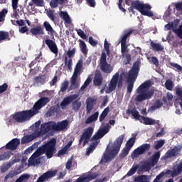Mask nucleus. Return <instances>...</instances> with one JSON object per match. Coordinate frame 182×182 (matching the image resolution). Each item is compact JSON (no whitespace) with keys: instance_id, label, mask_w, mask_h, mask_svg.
I'll return each mask as SVG.
<instances>
[{"instance_id":"1","label":"nucleus","mask_w":182,"mask_h":182,"mask_svg":"<svg viewBox=\"0 0 182 182\" xmlns=\"http://www.w3.org/2000/svg\"><path fill=\"white\" fill-rule=\"evenodd\" d=\"M50 100L46 97H41L33 106L32 109L23 110L13 114V119L17 123H25L31 120L33 116L38 114L41 109L49 103Z\"/></svg>"},{"instance_id":"2","label":"nucleus","mask_w":182,"mask_h":182,"mask_svg":"<svg viewBox=\"0 0 182 182\" xmlns=\"http://www.w3.org/2000/svg\"><path fill=\"white\" fill-rule=\"evenodd\" d=\"M55 153H56V139L52 138L45 144L38 147L33 156V157H39L42 154H46L47 159H52Z\"/></svg>"},{"instance_id":"3","label":"nucleus","mask_w":182,"mask_h":182,"mask_svg":"<svg viewBox=\"0 0 182 182\" xmlns=\"http://www.w3.org/2000/svg\"><path fill=\"white\" fill-rule=\"evenodd\" d=\"M151 87V81L146 80L142 83L137 89L136 93L139 95L135 97V102H143L144 100H149L153 97L154 91L149 90Z\"/></svg>"},{"instance_id":"4","label":"nucleus","mask_w":182,"mask_h":182,"mask_svg":"<svg viewBox=\"0 0 182 182\" xmlns=\"http://www.w3.org/2000/svg\"><path fill=\"white\" fill-rule=\"evenodd\" d=\"M124 140V134L120 135L117 137L114 141L111 149L109 150V154L104 153V159L106 161H112L113 159L119 154V151H120V147H122V144H123V141Z\"/></svg>"},{"instance_id":"5","label":"nucleus","mask_w":182,"mask_h":182,"mask_svg":"<svg viewBox=\"0 0 182 182\" xmlns=\"http://www.w3.org/2000/svg\"><path fill=\"white\" fill-rule=\"evenodd\" d=\"M140 60H136L134 63L132 68L128 73V77L127 82V92L131 93L133 92V87L134 86V82H136V79H137V76L139 75V72H140Z\"/></svg>"},{"instance_id":"6","label":"nucleus","mask_w":182,"mask_h":182,"mask_svg":"<svg viewBox=\"0 0 182 182\" xmlns=\"http://www.w3.org/2000/svg\"><path fill=\"white\" fill-rule=\"evenodd\" d=\"M123 76H124V73H119V72L116 73L112 77L109 83L108 84V87L105 91L106 93H112V92L116 90V87H122L123 86Z\"/></svg>"},{"instance_id":"7","label":"nucleus","mask_w":182,"mask_h":182,"mask_svg":"<svg viewBox=\"0 0 182 182\" xmlns=\"http://www.w3.org/2000/svg\"><path fill=\"white\" fill-rule=\"evenodd\" d=\"M132 6H134V8H136V9L139 11L140 14L144 15V16H149V18H151V16H154V14L152 13L151 11H150L151 9V6H150V4H141L140 3V1H134V4H132Z\"/></svg>"},{"instance_id":"8","label":"nucleus","mask_w":182,"mask_h":182,"mask_svg":"<svg viewBox=\"0 0 182 182\" xmlns=\"http://www.w3.org/2000/svg\"><path fill=\"white\" fill-rule=\"evenodd\" d=\"M50 130H53V122H48L47 123L42 124L41 125V129H35L34 132H36L37 137H41V136L46 134L48 132H50Z\"/></svg>"},{"instance_id":"9","label":"nucleus","mask_w":182,"mask_h":182,"mask_svg":"<svg viewBox=\"0 0 182 182\" xmlns=\"http://www.w3.org/2000/svg\"><path fill=\"white\" fill-rule=\"evenodd\" d=\"M182 147L175 146L173 149L168 150L166 153L161 158V160H167L168 159H173V157H177L181 151Z\"/></svg>"},{"instance_id":"10","label":"nucleus","mask_w":182,"mask_h":182,"mask_svg":"<svg viewBox=\"0 0 182 182\" xmlns=\"http://www.w3.org/2000/svg\"><path fill=\"white\" fill-rule=\"evenodd\" d=\"M93 127H90L85 129V131L82 133L80 136L79 144H82V141H83V146H86L87 143H89V140H90V137H92V134H93Z\"/></svg>"},{"instance_id":"11","label":"nucleus","mask_w":182,"mask_h":182,"mask_svg":"<svg viewBox=\"0 0 182 182\" xmlns=\"http://www.w3.org/2000/svg\"><path fill=\"white\" fill-rule=\"evenodd\" d=\"M149 150H150V144H144L136 148L133 151V154L134 157H137V156H140V154H144V153H146V151H149Z\"/></svg>"},{"instance_id":"12","label":"nucleus","mask_w":182,"mask_h":182,"mask_svg":"<svg viewBox=\"0 0 182 182\" xmlns=\"http://www.w3.org/2000/svg\"><path fill=\"white\" fill-rule=\"evenodd\" d=\"M77 97H79V95L77 94H74L73 95L65 97L60 103L61 109H65L66 106L70 105V103H72L73 100H76Z\"/></svg>"},{"instance_id":"13","label":"nucleus","mask_w":182,"mask_h":182,"mask_svg":"<svg viewBox=\"0 0 182 182\" xmlns=\"http://www.w3.org/2000/svg\"><path fill=\"white\" fill-rule=\"evenodd\" d=\"M69 124V121L68 120H63L60 122L53 123V130H55V132H60L62 130H65L68 127V125Z\"/></svg>"},{"instance_id":"14","label":"nucleus","mask_w":182,"mask_h":182,"mask_svg":"<svg viewBox=\"0 0 182 182\" xmlns=\"http://www.w3.org/2000/svg\"><path fill=\"white\" fill-rule=\"evenodd\" d=\"M86 103H87V105H86L87 113H90L92 110H93V107H95V105L97 103V98L88 97L86 100Z\"/></svg>"},{"instance_id":"15","label":"nucleus","mask_w":182,"mask_h":182,"mask_svg":"<svg viewBox=\"0 0 182 182\" xmlns=\"http://www.w3.org/2000/svg\"><path fill=\"white\" fill-rule=\"evenodd\" d=\"M166 174H171V177L174 178V177H177V176H180L182 173V161L176 165V168H173V171L167 170L166 172Z\"/></svg>"},{"instance_id":"16","label":"nucleus","mask_w":182,"mask_h":182,"mask_svg":"<svg viewBox=\"0 0 182 182\" xmlns=\"http://www.w3.org/2000/svg\"><path fill=\"white\" fill-rule=\"evenodd\" d=\"M45 43L47 45L52 53H54V55H58L59 50L58 49V45H56L55 41L50 39H46L45 41Z\"/></svg>"},{"instance_id":"17","label":"nucleus","mask_w":182,"mask_h":182,"mask_svg":"<svg viewBox=\"0 0 182 182\" xmlns=\"http://www.w3.org/2000/svg\"><path fill=\"white\" fill-rule=\"evenodd\" d=\"M45 43L47 45L52 53H54V55H58L59 50L58 49V45H56L55 41L50 39H46L45 41Z\"/></svg>"},{"instance_id":"18","label":"nucleus","mask_w":182,"mask_h":182,"mask_svg":"<svg viewBox=\"0 0 182 182\" xmlns=\"http://www.w3.org/2000/svg\"><path fill=\"white\" fill-rule=\"evenodd\" d=\"M56 176V171H48L43 175H41L40 177L38 178L36 182H43L45 180H49V178H52V177H55Z\"/></svg>"},{"instance_id":"19","label":"nucleus","mask_w":182,"mask_h":182,"mask_svg":"<svg viewBox=\"0 0 182 182\" xmlns=\"http://www.w3.org/2000/svg\"><path fill=\"white\" fill-rule=\"evenodd\" d=\"M21 144V141L19 139H13L11 141H10L6 145V149L7 150H16L18 149V146Z\"/></svg>"},{"instance_id":"20","label":"nucleus","mask_w":182,"mask_h":182,"mask_svg":"<svg viewBox=\"0 0 182 182\" xmlns=\"http://www.w3.org/2000/svg\"><path fill=\"white\" fill-rule=\"evenodd\" d=\"M30 32L33 36H39L41 35H45V29L42 26H37L36 27L31 28Z\"/></svg>"},{"instance_id":"21","label":"nucleus","mask_w":182,"mask_h":182,"mask_svg":"<svg viewBox=\"0 0 182 182\" xmlns=\"http://www.w3.org/2000/svg\"><path fill=\"white\" fill-rule=\"evenodd\" d=\"M127 114H132L134 119H135L136 120H139L140 123H143V121H141V117H143V116L140 115V113H139L137 109L133 108L132 109H127Z\"/></svg>"},{"instance_id":"22","label":"nucleus","mask_w":182,"mask_h":182,"mask_svg":"<svg viewBox=\"0 0 182 182\" xmlns=\"http://www.w3.org/2000/svg\"><path fill=\"white\" fill-rule=\"evenodd\" d=\"M82 68L83 61L82 60H79L75 65L73 77H77L78 76H80Z\"/></svg>"},{"instance_id":"23","label":"nucleus","mask_w":182,"mask_h":182,"mask_svg":"<svg viewBox=\"0 0 182 182\" xmlns=\"http://www.w3.org/2000/svg\"><path fill=\"white\" fill-rule=\"evenodd\" d=\"M37 137L38 136L36 135V133L34 131L33 134L26 135L22 137L21 144H28V143H31V141L35 140V139H37Z\"/></svg>"},{"instance_id":"24","label":"nucleus","mask_w":182,"mask_h":182,"mask_svg":"<svg viewBox=\"0 0 182 182\" xmlns=\"http://www.w3.org/2000/svg\"><path fill=\"white\" fill-rule=\"evenodd\" d=\"M134 30L129 28L127 30H125L124 31V33L122 34V36H121L120 37V42L121 43H124V44H127V38H130V35H132V33H133Z\"/></svg>"},{"instance_id":"25","label":"nucleus","mask_w":182,"mask_h":182,"mask_svg":"<svg viewBox=\"0 0 182 182\" xmlns=\"http://www.w3.org/2000/svg\"><path fill=\"white\" fill-rule=\"evenodd\" d=\"M141 122H142L141 123H143L146 126H152L153 124H159V123H160V121H156L151 118L144 116L141 117Z\"/></svg>"},{"instance_id":"26","label":"nucleus","mask_w":182,"mask_h":182,"mask_svg":"<svg viewBox=\"0 0 182 182\" xmlns=\"http://www.w3.org/2000/svg\"><path fill=\"white\" fill-rule=\"evenodd\" d=\"M103 83V75L100 73H96L94 76L93 84L94 86H102Z\"/></svg>"},{"instance_id":"27","label":"nucleus","mask_w":182,"mask_h":182,"mask_svg":"<svg viewBox=\"0 0 182 182\" xmlns=\"http://www.w3.org/2000/svg\"><path fill=\"white\" fill-rule=\"evenodd\" d=\"M100 69L102 72L104 73H112V71L113 70V68H112V65L107 63H100Z\"/></svg>"},{"instance_id":"28","label":"nucleus","mask_w":182,"mask_h":182,"mask_svg":"<svg viewBox=\"0 0 182 182\" xmlns=\"http://www.w3.org/2000/svg\"><path fill=\"white\" fill-rule=\"evenodd\" d=\"M43 26L45 28L46 32H48V35H50V36L55 35V31L48 21H44Z\"/></svg>"},{"instance_id":"29","label":"nucleus","mask_w":182,"mask_h":182,"mask_svg":"<svg viewBox=\"0 0 182 182\" xmlns=\"http://www.w3.org/2000/svg\"><path fill=\"white\" fill-rule=\"evenodd\" d=\"M150 46L154 52H162V50H164V47L161 43L151 41Z\"/></svg>"},{"instance_id":"30","label":"nucleus","mask_w":182,"mask_h":182,"mask_svg":"<svg viewBox=\"0 0 182 182\" xmlns=\"http://www.w3.org/2000/svg\"><path fill=\"white\" fill-rule=\"evenodd\" d=\"M160 151H156L152 155L151 158V161L149 162L150 164H151L152 167H154V166H156V164L159 163V160H160Z\"/></svg>"},{"instance_id":"31","label":"nucleus","mask_w":182,"mask_h":182,"mask_svg":"<svg viewBox=\"0 0 182 182\" xmlns=\"http://www.w3.org/2000/svg\"><path fill=\"white\" fill-rule=\"evenodd\" d=\"M59 16H60V18H62V19H63L65 23H68V25H70V23H72V19L66 11H60Z\"/></svg>"},{"instance_id":"32","label":"nucleus","mask_w":182,"mask_h":182,"mask_svg":"<svg viewBox=\"0 0 182 182\" xmlns=\"http://www.w3.org/2000/svg\"><path fill=\"white\" fill-rule=\"evenodd\" d=\"M71 85L69 87L70 90H73V89H79V87L80 85L77 82V77H71V80H70Z\"/></svg>"},{"instance_id":"33","label":"nucleus","mask_w":182,"mask_h":182,"mask_svg":"<svg viewBox=\"0 0 182 182\" xmlns=\"http://www.w3.org/2000/svg\"><path fill=\"white\" fill-rule=\"evenodd\" d=\"M100 141H95L90 144V146L87 149L86 154L87 156H90L91 153H93L95 151V149L97 146L99 145Z\"/></svg>"},{"instance_id":"34","label":"nucleus","mask_w":182,"mask_h":182,"mask_svg":"<svg viewBox=\"0 0 182 182\" xmlns=\"http://www.w3.org/2000/svg\"><path fill=\"white\" fill-rule=\"evenodd\" d=\"M98 117L99 112H95L85 120V124H90V123H93V122H96Z\"/></svg>"},{"instance_id":"35","label":"nucleus","mask_w":182,"mask_h":182,"mask_svg":"<svg viewBox=\"0 0 182 182\" xmlns=\"http://www.w3.org/2000/svg\"><path fill=\"white\" fill-rule=\"evenodd\" d=\"M153 165L150 162H144L139 168V171H150Z\"/></svg>"},{"instance_id":"36","label":"nucleus","mask_w":182,"mask_h":182,"mask_svg":"<svg viewBox=\"0 0 182 182\" xmlns=\"http://www.w3.org/2000/svg\"><path fill=\"white\" fill-rule=\"evenodd\" d=\"M137 136V134H132V137L130 138L126 143L125 146L129 149H132V147L134 146V144L136 143V136Z\"/></svg>"},{"instance_id":"37","label":"nucleus","mask_w":182,"mask_h":182,"mask_svg":"<svg viewBox=\"0 0 182 182\" xmlns=\"http://www.w3.org/2000/svg\"><path fill=\"white\" fill-rule=\"evenodd\" d=\"M79 46L82 53H83V55H87L88 50L86 43L82 40H80Z\"/></svg>"},{"instance_id":"38","label":"nucleus","mask_w":182,"mask_h":182,"mask_svg":"<svg viewBox=\"0 0 182 182\" xmlns=\"http://www.w3.org/2000/svg\"><path fill=\"white\" fill-rule=\"evenodd\" d=\"M2 41H11V38H9V32L8 31H0V42Z\"/></svg>"},{"instance_id":"39","label":"nucleus","mask_w":182,"mask_h":182,"mask_svg":"<svg viewBox=\"0 0 182 182\" xmlns=\"http://www.w3.org/2000/svg\"><path fill=\"white\" fill-rule=\"evenodd\" d=\"M135 182H150L147 175L138 176L134 178Z\"/></svg>"},{"instance_id":"40","label":"nucleus","mask_w":182,"mask_h":182,"mask_svg":"<svg viewBox=\"0 0 182 182\" xmlns=\"http://www.w3.org/2000/svg\"><path fill=\"white\" fill-rule=\"evenodd\" d=\"M109 112H110V108L107 107L103 110V112L100 115V122H103V120L106 119L107 116L109 114Z\"/></svg>"},{"instance_id":"41","label":"nucleus","mask_w":182,"mask_h":182,"mask_svg":"<svg viewBox=\"0 0 182 182\" xmlns=\"http://www.w3.org/2000/svg\"><path fill=\"white\" fill-rule=\"evenodd\" d=\"M58 112H59V105L52 106L48 112V116H53V114L58 113Z\"/></svg>"},{"instance_id":"42","label":"nucleus","mask_w":182,"mask_h":182,"mask_svg":"<svg viewBox=\"0 0 182 182\" xmlns=\"http://www.w3.org/2000/svg\"><path fill=\"white\" fill-rule=\"evenodd\" d=\"M130 150H132L130 148H128V146H126L122 149V152L119 154V157L121 159H124L127 154H129Z\"/></svg>"},{"instance_id":"43","label":"nucleus","mask_w":182,"mask_h":182,"mask_svg":"<svg viewBox=\"0 0 182 182\" xmlns=\"http://www.w3.org/2000/svg\"><path fill=\"white\" fill-rule=\"evenodd\" d=\"M63 2H65V0H52L50 3V6L51 8H58L59 4H63Z\"/></svg>"},{"instance_id":"44","label":"nucleus","mask_w":182,"mask_h":182,"mask_svg":"<svg viewBox=\"0 0 182 182\" xmlns=\"http://www.w3.org/2000/svg\"><path fill=\"white\" fill-rule=\"evenodd\" d=\"M46 77L45 75L37 76L34 78V82L36 83H45Z\"/></svg>"},{"instance_id":"45","label":"nucleus","mask_w":182,"mask_h":182,"mask_svg":"<svg viewBox=\"0 0 182 182\" xmlns=\"http://www.w3.org/2000/svg\"><path fill=\"white\" fill-rule=\"evenodd\" d=\"M65 66H68V69H69V70H72V66H73V62L72 60V58H70L68 60V57L65 58Z\"/></svg>"},{"instance_id":"46","label":"nucleus","mask_w":182,"mask_h":182,"mask_svg":"<svg viewBox=\"0 0 182 182\" xmlns=\"http://www.w3.org/2000/svg\"><path fill=\"white\" fill-rule=\"evenodd\" d=\"M174 86V84L173 83V81L171 80H167L165 82V87L167 89V90H173V87Z\"/></svg>"},{"instance_id":"47","label":"nucleus","mask_w":182,"mask_h":182,"mask_svg":"<svg viewBox=\"0 0 182 182\" xmlns=\"http://www.w3.org/2000/svg\"><path fill=\"white\" fill-rule=\"evenodd\" d=\"M164 140L163 139H160L159 140L156 144L154 145V149L155 150H159L160 149H161L163 147V146H164Z\"/></svg>"},{"instance_id":"48","label":"nucleus","mask_w":182,"mask_h":182,"mask_svg":"<svg viewBox=\"0 0 182 182\" xmlns=\"http://www.w3.org/2000/svg\"><path fill=\"white\" fill-rule=\"evenodd\" d=\"M104 49L105 50L107 55L109 56L110 55V45L109 44V42H107V39L105 40Z\"/></svg>"},{"instance_id":"49","label":"nucleus","mask_w":182,"mask_h":182,"mask_svg":"<svg viewBox=\"0 0 182 182\" xmlns=\"http://www.w3.org/2000/svg\"><path fill=\"white\" fill-rule=\"evenodd\" d=\"M82 106V102L78 100H75L73 102V109L74 110H79Z\"/></svg>"},{"instance_id":"50","label":"nucleus","mask_w":182,"mask_h":182,"mask_svg":"<svg viewBox=\"0 0 182 182\" xmlns=\"http://www.w3.org/2000/svg\"><path fill=\"white\" fill-rule=\"evenodd\" d=\"M68 87H69V81H64L61 84L60 92H66Z\"/></svg>"},{"instance_id":"51","label":"nucleus","mask_w":182,"mask_h":182,"mask_svg":"<svg viewBox=\"0 0 182 182\" xmlns=\"http://www.w3.org/2000/svg\"><path fill=\"white\" fill-rule=\"evenodd\" d=\"M137 168H139V165H136L135 166H132V168L128 171L127 176L130 177V176H133L136 171Z\"/></svg>"},{"instance_id":"52","label":"nucleus","mask_w":182,"mask_h":182,"mask_svg":"<svg viewBox=\"0 0 182 182\" xmlns=\"http://www.w3.org/2000/svg\"><path fill=\"white\" fill-rule=\"evenodd\" d=\"M173 32L176 33V35H177L178 38L182 39V25L179 26L177 29L173 30Z\"/></svg>"},{"instance_id":"53","label":"nucleus","mask_w":182,"mask_h":182,"mask_svg":"<svg viewBox=\"0 0 182 182\" xmlns=\"http://www.w3.org/2000/svg\"><path fill=\"white\" fill-rule=\"evenodd\" d=\"M6 14H8L7 9H3L0 12V22H4V21H5V16H6Z\"/></svg>"},{"instance_id":"54","label":"nucleus","mask_w":182,"mask_h":182,"mask_svg":"<svg viewBox=\"0 0 182 182\" xmlns=\"http://www.w3.org/2000/svg\"><path fill=\"white\" fill-rule=\"evenodd\" d=\"M112 127L109 126V124H107L105 127H103L101 129V131L102 132V133L105 135L107 134L108 132H110V129Z\"/></svg>"},{"instance_id":"55","label":"nucleus","mask_w":182,"mask_h":182,"mask_svg":"<svg viewBox=\"0 0 182 182\" xmlns=\"http://www.w3.org/2000/svg\"><path fill=\"white\" fill-rule=\"evenodd\" d=\"M47 16H48V18L50 19V21H55V20L56 19V16H55L53 11L50 10L48 13H47Z\"/></svg>"},{"instance_id":"56","label":"nucleus","mask_w":182,"mask_h":182,"mask_svg":"<svg viewBox=\"0 0 182 182\" xmlns=\"http://www.w3.org/2000/svg\"><path fill=\"white\" fill-rule=\"evenodd\" d=\"M47 16H48V18L50 19V21H55V20L56 19V16H55L53 11L50 10L48 13H47Z\"/></svg>"},{"instance_id":"57","label":"nucleus","mask_w":182,"mask_h":182,"mask_svg":"<svg viewBox=\"0 0 182 182\" xmlns=\"http://www.w3.org/2000/svg\"><path fill=\"white\" fill-rule=\"evenodd\" d=\"M76 53V48H74L73 50H68L67 51V55L68 56V58H73V56H75V54Z\"/></svg>"},{"instance_id":"58","label":"nucleus","mask_w":182,"mask_h":182,"mask_svg":"<svg viewBox=\"0 0 182 182\" xmlns=\"http://www.w3.org/2000/svg\"><path fill=\"white\" fill-rule=\"evenodd\" d=\"M127 52V44L121 43V53L124 56V53Z\"/></svg>"},{"instance_id":"59","label":"nucleus","mask_w":182,"mask_h":182,"mask_svg":"<svg viewBox=\"0 0 182 182\" xmlns=\"http://www.w3.org/2000/svg\"><path fill=\"white\" fill-rule=\"evenodd\" d=\"M77 33L82 39H86L87 38V36L85 33V31H83L82 29H79L77 31Z\"/></svg>"},{"instance_id":"60","label":"nucleus","mask_w":182,"mask_h":182,"mask_svg":"<svg viewBox=\"0 0 182 182\" xmlns=\"http://www.w3.org/2000/svg\"><path fill=\"white\" fill-rule=\"evenodd\" d=\"M9 157H11V156L8 153L0 154V161H2L3 160H8L9 159Z\"/></svg>"},{"instance_id":"61","label":"nucleus","mask_w":182,"mask_h":182,"mask_svg":"<svg viewBox=\"0 0 182 182\" xmlns=\"http://www.w3.org/2000/svg\"><path fill=\"white\" fill-rule=\"evenodd\" d=\"M36 6H43V0H31Z\"/></svg>"},{"instance_id":"62","label":"nucleus","mask_w":182,"mask_h":182,"mask_svg":"<svg viewBox=\"0 0 182 182\" xmlns=\"http://www.w3.org/2000/svg\"><path fill=\"white\" fill-rule=\"evenodd\" d=\"M164 172H161V173H159L156 178L154 180L153 182H161V178H163V177H164Z\"/></svg>"},{"instance_id":"63","label":"nucleus","mask_w":182,"mask_h":182,"mask_svg":"<svg viewBox=\"0 0 182 182\" xmlns=\"http://www.w3.org/2000/svg\"><path fill=\"white\" fill-rule=\"evenodd\" d=\"M8 90V84L4 83L2 85H0V95L4 93V92H6Z\"/></svg>"},{"instance_id":"64","label":"nucleus","mask_w":182,"mask_h":182,"mask_svg":"<svg viewBox=\"0 0 182 182\" xmlns=\"http://www.w3.org/2000/svg\"><path fill=\"white\" fill-rule=\"evenodd\" d=\"M97 177V173H94L91 175H89L87 177H85L87 179H86V181H90L91 180H95V178H96Z\"/></svg>"}]
</instances>
